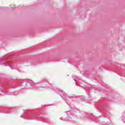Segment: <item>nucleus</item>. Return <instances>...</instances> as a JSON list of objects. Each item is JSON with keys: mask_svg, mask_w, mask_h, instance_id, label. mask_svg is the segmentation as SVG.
Masks as SVG:
<instances>
[{"mask_svg": "<svg viewBox=\"0 0 125 125\" xmlns=\"http://www.w3.org/2000/svg\"><path fill=\"white\" fill-rule=\"evenodd\" d=\"M124 123H125V122L124 121Z\"/></svg>", "mask_w": 125, "mask_h": 125, "instance_id": "obj_16", "label": "nucleus"}, {"mask_svg": "<svg viewBox=\"0 0 125 125\" xmlns=\"http://www.w3.org/2000/svg\"><path fill=\"white\" fill-rule=\"evenodd\" d=\"M24 84H25L24 87L25 88H33L35 90H38L41 87H46L48 85V82L47 81H42L35 84L33 81L28 80L24 82Z\"/></svg>", "mask_w": 125, "mask_h": 125, "instance_id": "obj_2", "label": "nucleus"}, {"mask_svg": "<svg viewBox=\"0 0 125 125\" xmlns=\"http://www.w3.org/2000/svg\"><path fill=\"white\" fill-rule=\"evenodd\" d=\"M13 94H11V95H12Z\"/></svg>", "mask_w": 125, "mask_h": 125, "instance_id": "obj_14", "label": "nucleus"}, {"mask_svg": "<svg viewBox=\"0 0 125 125\" xmlns=\"http://www.w3.org/2000/svg\"><path fill=\"white\" fill-rule=\"evenodd\" d=\"M0 91H1V92H2V91H3V89H1V86H0Z\"/></svg>", "mask_w": 125, "mask_h": 125, "instance_id": "obj_8", "label": "nucleus"}, {"mask_svg": "<svg viewBox=\"0 0 125 125\" xmlns=\"http://www.w3.org/2000/svg\"><path fill=\"white\" fill-rule=\"evenodd\" d=\"M7 58L6 57H3L1 58H0V62H4V63L3 64L5 66H10L11 64V62L9 61H7Z\"/></svg>", "mask_w": 125, "mask_h": 125, "instance_id": "obj_3", "label": "nucleus"}, {"mask_svg": "<svg viewBox=\"0 0 125 125\" xmlns=\"http://www.w3.org/2000/svg\"><path fill=\"white\" fill-rule=\"evenodd\" d=\"M59 94L61 96L63 100L66 101L67 104H68V99H70V97L68 95H66L65 97H64V92L63 91H60L59 92Z\"/></svg>", "mask_w": 125, "mask_h": 125, "instance_id": "obj_4", "label": "nucleus"}, {"mask_svg": "<svg viewBox=\"0 0 125 125\" xmlns=\"http://www.w3.org/2000/svg\"><path fill=\"white\" fill-rule=\"evenodd\" d=\"M36 63V62H34L33 65H36V63Z\"/></svg>", "mask_w": 125, "mask_h": 125, "instance_id": "obj_10", "label": "nucleus"}, {"mask_svg": "<svg viewBox=\"0 0 125 125\" xmlns=\"http://www.w3.org/2000/svg\"><path fill=\"white\" fill-rule=\"evenodd\" d=\"M13 94V95H16V92H14V93Z\"/></svg>", "mask_w": 125, "mask_h": 125, "instance_id": "obj_9", "label": "nucleus"}, {"mask_svg": "<svg viewBox=\"0 0 125 125\" xmlns=\"http://www.w3.org/2000/svg\"><path fill=\"white\" fill-rule=\"evenodd\" d=\"M72 78L73 79L74 81H75V83H77V80H78V77H75L74 76H73Z\"/></svg>", "mask_w": 125, "mask_h": 125, "instance_id": "obj_6", "label": "nucleus"}, {"mask_svg": "<svg viewBox=\"0 0 125 125\" xmlns=\"http://www.w3.org/2000/svg\"><path fill=\"white\" fill-rule=\"evenodd\" d=\"M30 117H32V118H34V115L33 114H31L29 116H28V118H26V117H21V118H23V119H25V120H34L33 118H30Z\"/></svg>", "mask_w": 125, "mask_h": 125, "instance_id": "obj_5", "label": "nucleus"}, {"mask_svg": "<svg viewBox=\"0 0 125 125\" xmlns=\"http://www.w3.org/2000/svg\"><path fill=\"white\" fill-rule=\"evenodd\" d=\"M76 85H78V84H76Z\"/></svg>", "mask_w": 125, "mask_h": 125, "instance_id": "obj_15", "label": "nucleus"}, {"mask_svg": "<svg viewBox=\"0 0 125 125\" xmlns=\"http://www.w3.org/2000/svg\"><path fill=\"white\" fill-rule=\"evenodd\" d=\"M125 117V112L123 113V114H122V117L124 118Z\"/></svg>", "mask_w": 125, "mask_h": 125, "instance_id": "obj_7", "label": "nucleus"}, {"mask_svg": "<svg viewBox=\"0 0 125 125\" xmlns=\"http://www.w3.org/2000/svg\"><path fill=\"white\" fill-rule=\"evenodd\" d=\"M104 118H107V116H104Z\"/></svg>", "mask_w": 125, "mask_h": 125, "instance_id": "obj_13", "label": "nucleus"}, {"mask_svg": "<svg viewBox=\"0 0 125 125\" xmlns=\"http://www.w3.org/2000/svg\"><path fill=\"white\" fill-rule=\"evenodd\" d=\"M60 120H62V118H60Z\"/></svg>", "mask_w": 125, "mask_h": 125, "instance_id": "obj_12", "label": "nucleus"}, {"mask_svg": "<svg viewBox=\"0 0 125 125\" xmlns=\"http://www.w3.org/2000/svg\"><path fill=\"white\" fill-rule=\"evenodd\" d=\"M65 114L67 117V118H66L65 119H67V120H63L65 122H70V123H74V121H72V117H73L74 115H79V116H80V118H81L82 119L88 118L95 122H96V121L97 120V118L90 113L87 114L85 115H83V113L80 112V111H79V109L76 108H72L70 111H66Z\"/></svg>", "mask_w": 125, "mask_h": 125, "instance_id": "obj_1", "label": "nucleus"}, {"mask_svg": "<svg viewBox=\"0 0 125 125\" xmlns=\"http://www.w3.org/2000/svg\"><path fill=\"white\" fill-rule=\"evenodd\" d=\"M51 88H52V89H54V88H53V87H51Z\"/></svg>", "mask_w": 125, "mask_h": 125, "instance_id": "obj_11", "label": "nucleus"}]
</instances>
